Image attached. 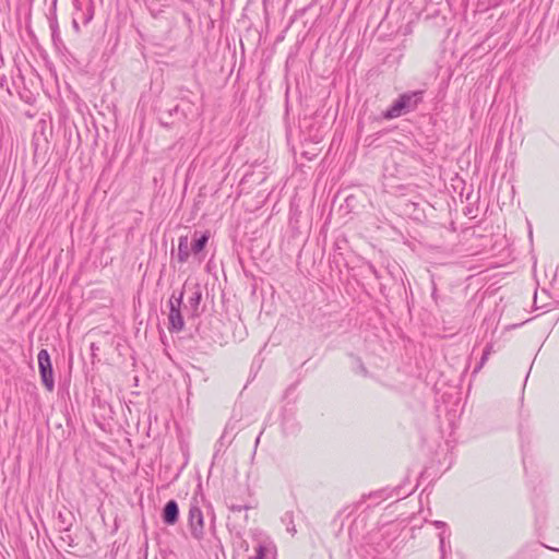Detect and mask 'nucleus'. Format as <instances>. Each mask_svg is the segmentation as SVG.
<instances>
[{
    "mask_svg": "<svg viewBox=\"0 0 559 559\" xmlns=\"http://www.w3.org/2000/svg\"><path fill=\"white\" fill-rule=\"evenodd\" d=\"M3 66V58L2 56L0 55V68Z\"/></svg>",
    "mask_w": 559,
    "mask_h": 559,
    "instance_id": "obj_16",
    "label": "nucleus"
},
{
    "mask_svg": "<svg viewBox=\"0 0 559 559\" xmlns=\"http://www.w3.org/2000/svg\"><path fill=\"white\" fill-rule=\"evenodd\" d=\"M248 509H249V507H248V506H241V504H231V506L229 507V510H230L231 512H241V511H243V510H248Z\"/></svg>",
    "mask_w": 559,
    "mask_h": 559,
    "instance_id": "obj_13",
    "label": "nucleus"
},
{
    "mask_svg": "<svg viewBox=\"0 0 559 559\" xmlns=\"http://www.w3.org/2000/svg\"><path fill=\"white\" fill-rule=\"evenodd\" d=\"M210 239V233L204 231L199 238H197L191 245V252L198 255L207 245Z\"/></svg>",
    "mask_w": 559,
    "mask_h": 559,
    "instance_id": "obj_10",
    "label": "nucleus"
},
{
    "mask_svg": "<svg viewBox=\"0 0 559 559\" xmlns=\"http://www.w3.org/2000/svg\"><path fill=\"white\" fill-rule=\"evenodd\" d=\"M533 506L537 511V522H539L540 519H544L545 497L543 489L536 493V500L533 502Z\"/></svg>",
    "mask_w": 559,
    "mask_h": 559,
    "instance_id": "obj_11",
    "label": "nucleus"
},
{
    "mask_svg": "<svg viewBox=\"0 0 559 559\" xmlns=\"http://www.w3.org/2000/svg\"><path fill=\"white\" fill-rule=\"evenodd\" d=\"M202 294L199 287H194L191 293V296L188 299L187 308L191 312V316H197L199 311V306L201 302Z\"/></svg>",
    "mask_w": 559,
    "mask_h": 559,
    "instance_id": "obj_9",
    "label": "nucleus"
},
{
    "mask_svg": "<svg viewBox=\"0 0 559 559\" xmlns=\"http://www.w3.org/2000/svg\"><path fill=\"white\" fill-rule=\"evenodd\" d=\"M183 293L181 292L178 297L171 295L169 299V314H168V330L170 332H180L185 326L183 317L181 314Z\"/></svg>",
    "mask_w": 559,
    "mask_h": 559,
    "instance_id": "obj_3",
    "label": "nucleus"
},
{
    "mask_svg": "<svg viewBox=\"0 0 559 559\" xmlns=\"http://www.w3.org/2000/svg\"><path fill=\"white\" fill-rule=\"evenodd\" d=\"M37 359L41 382L45 388L51 392L55 389V379L50 356L47 349H40L37 355Z\"/></svg>",
    "mask_w": 559,
    "mask_h": 559,
    "instance_id": "obj_4",
    "label": "nucleus"
},
{
    "mask_svg": "<svg viewBox=\"0 0 559 559\" xmlns=\"http://www.w3.org/2000/svg\"><path fill=\"white\" fill-rule=\"evenodd\" d=\"M423 100V92L414 91L407 92L394 100L392 106L383 112L385 119L399 118L405 114H408L416 109L419 103Z\"/></svg>",
    "mask_w": 559,
    "mask_h": 559,
    "instance_id": "obj_1",
    "label": "nucleus"
},
{
    "mask_svg": "<svg viewBox=\"0 0 559 559\" xmlns=\"http://www.w3.org/2000/svg\"><path fill=\"white\" fill-rule=\"evenodd\" d=\"M189 526L193 538L200 540L204 536V518L201 509L192 504L188 515Z\"/></svg>",
    "mask_w": 559,
    "mask_h": 559,
    "instance_id": "obj_5",
    "label": "nucleus"
},
{
    "mask_svg": "<svg viewBox=\"0 0 559 559\" xmlns=\"http://www.w3.org/2000/svg\"><path fill=\"white\" fill-rule=\"evenodd\" d=\"M253 537L257 542L255 554L249 559H276V546L269 536L262 532H254Z\"/></svg>",
    "mask_w": 559,
    "mask_h": 559,
    "instance_id": "obj_2",
    "label": "nucleus"
},
{
    "mask_svg": "<svg viewBox=\"0 0 559 559\" xmlns=\"http://www.w3.org/2000/svg\"><path fill=\"white\" fill-rule=\"evenodd\" d=\"M190 251H191V248H189L188 236H180L179 240H178L177 260L180 263L187 262L190 257Z\"/></svg>",
    "mask_w": 559,
    "mask_h": 559,
    "instance_id": "obj_8",
    "label": "nucleus"
},
{
    "mask_svg": "<svg viewBox=\"0 0 559 559\" xmlns=\"http://www.w3.org/2000/svg\"><path fill=\"white\" fill-rule=\"evenodd\" d=\"M491 350H492V346L490 344L485 347V349L483 352V355H481V358H480L479 366L476 368L475 371H478L485 365V362L487 361Z\"/></svg>",
    "mask_w": 559,
    "mask_h": 559,
    "instance_id": "obj_12",
    "label": "nucleus"
},
{
    "mask_svg": "<svg viewBox=\"0 0 559 559\" xmlns=\"http://www.w3.org/2000/svg\"><path fill=\"white\" fill-rule=\"evenodd\" d=\"M533 304H534L535 309H539L540 308L539 306H537V294L536 293L534 294V301H533Z\"/></svg>",
    "mask_w": 559,
    "mask_h": 559,
    "instance_id": "obj_14",
    "label": "nucleus"
},
{
    "mask_svg": "<svg viewBox=\"0 0 559 559\" xmlns=\"http://www.w3.org/2000/svg\"><path fill=\"white\" fill-rule=\"evenodd\" d=\"M163 521L167 525H174L178 522L179 519V508L178 503L175 500H169L164 509L162 514Z\"/></svg>",
    "mask_w": 559,
    "mask_h": 559,
    "instance_id": "obj_7",
    "label": "nucleus"
},
{
    "mask_svg": "<svg viewBox=\"0 0 559 559\" xmlns=\"http://www.w3.org/2000/svg\"><path fill=\"white\" fill-rule=\"evenodd\" d=\"M287 531H288V532H290L292 534H295V533H296L295 526H293V527H287Z\"/></svg>",
    "mask_w": 559,
    "mask_h": 559,
    "instance_id": "obj_15",
    "label": "nucleus"
},
{
    "mask_svg": "<svg viewBox=\"0 0 559 559\" xmlns=\"http://www.w3.org/2000/svg\"><path fill=\"white\" fill-rule=\"evenodd\" d=\"M433 525L439 530L438 537L441 559H447L448 554H451L450 532L444 522L435 521Z\"/></svg>",
    "mask_w": 559,
    "mask_h": 559,
    "instance_id": "obj_6",
    "label": "nucleus"
}]
</instances>
